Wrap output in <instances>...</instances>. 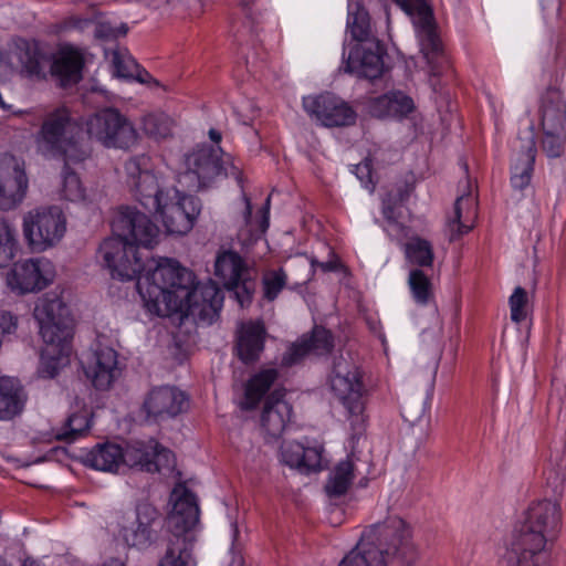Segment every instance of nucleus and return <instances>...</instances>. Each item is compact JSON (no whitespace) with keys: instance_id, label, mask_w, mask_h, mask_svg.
Segmentation results:
<instances>
[{"instance_id":"c03bdc74","label":"nucleus","mask_w":566,"mask_h":566,"mask_svg":"<svg viewBox=\"0 0 566 566\" xmlns=\"http://www.w3.org/2000/svg\"><path fill=\"white\" fill-rule=\"evenodd\" d=\"M511 319L521 323L527 317L528 296L525 289L517 286L510 296Z\"/></svg>"},{"instance_id":"6e6552de","label":"nucleus","mask_w":566,"mask_h":566,"mask_svg":"<svg viewBox=\"0 0 566 566\" xmlns=\"http://www.w3.org/2000/svg\"><path fill=\"white\" fill-rule=\"evenodd\" d=\"M23 235L33 252L56 245L66 232V218L59 206L40 207L23 217Z\"/></svg>"},{"instance_id":"69168bd1","label":"nucleus","mask_w":566,"mask_h":566,"mask_svg":"<svg viewBox=\"0 0 566 566\" xmlns=\"http://www.w3.org/2000/svg\"><path fill=\"white\" fill-rule=\"evenodd\" d=\"M209 137L210 139L216 143V144H219L221 142V133L214 128H211L209 130Z\"/></svg>"},{"instance_id":"0eeeda50","label":"nucleus","mask_w":566,"mask_h":566,"mask_svg":"<svg viewBox=\"0 0 566 566\" xmlns=\"http://www.w3.org/2000/svg\"><path fill=\"white\" fill-rule=\"evenodd\" d=\"M329 384L335 396L348 411L354 434H361L366 428L365 386L359 368L348 353L334 357Z\"/></svg>"},{"instance_id":"a211bd4d","label":"nucleus","mask_w":566,"mask_h":566,"mask_svg":"<svg viewBox=\"0 0 566 566\" xmlns=\"http://www.w3.org/2000/svg\"><path fill=\"white\" fill-rule=\"evenodd\" d=\"M284 396L285 389L276 388L265 398L260 424L266 442L280 439L291 421L292 406Z\"/></svg>"},{"instance_id":"ddd939ff","label":"nucleus","mask_w":566,"mask_h":566,"mask_svg":"<svg viewBox=\"0 0 566 566\" xmlns=\"http://www.w3.org/2000/svg\"><path fill=\"white\" fill-rule=\"evenodd\" d=\"M124 465L155 473L175 465L174 453L155 439L135 441L124 449Z\"/></svg>"},{"instance_id":"b1692460","label":"nucleus","mask_w":566,"mask_h":566,"mask_svg":"<svg viewBox=\"0 0 566 566\" xmlns=\"http://www.w3.org/2000/svg\"><path fill=\"white\" fill-rule=\"evenodd\" d=\"M523 521L553 541L562 525L560 506L549 500L533 502L526 510Z\"/></svg>"},{"instance_id":"7ed1b4c3","label":"nucleus","mask_w":566,"mask_h":566,"mask_svg":"<svg viewBox=\"0 0 566 566\" xmlns=\"http://www.w3.org/2000/svg\"><path fill=\"white\" fill-rule=\"evenodd\" d=\"M113 235L103 241L99 253L112 276L130 281L138 276L143 263L138 247L153 249L159 242V228L145 213L120 207L112 221Z\"/></svg>"},{"instance_id":"1a4fd4ad","label":"nucleus","mask_w":566,"mask_h":566,"mask_svg":"<svg viewBox=\"0 0 566 566\" xmlns=\"http://www.w3.org/2000/svg\"><path fill=\"white\" fill-rule=\"evenodd\" d=\"M33 315L44 343L63 352L72 338L73 319L69 307L56 294H45L36 302Z\"/></svg>"},{"instance_id":"dca6fc26","label":"nucleus","mask_w":566,"mask_h":566,"mask_svg":"<svg viewBox=\"0 0 566 566\" xmlns=\"http://www.w3.org/2000/svg\"><path fill=\"white\" fill-rule=\"evenodd\" d=\"M54 277L52 264L48 260H28L14 263L7 275L8 285L21 294L46 287Z\"/></svg>"},{"instance_id":"f8f14e48","label":"nucleus","mask_w":566,"mask_h":566,"mask_svg":"<svg viewBox=\"0 0 566 566\" xmlns=\"http://www.w3.org/2000/svg\"><path fill=\"white\" fill-rule=\"evenodd\" d=\"M548 541L541 531L522 521L512 533L504 560L507 566H538L539 555Z\"/></svg>"},{"instance_id":"052dcab7","label":"nucleus","mask_w":566,"mask_h":566,"mask_svg":"<svg viewBox=\"0 0 566 566\" xmlns=\"http://www.w3.org/2000/svg\"><path fill=\"white\" fill-rule=\"evenodd\" d=\"M312 266L321 269L323 272H334L342 268V263L333 251H331V259L325 262H319L315 259L311 261Z\"/></svg>"},{"instance_id":"f257e3e1","label":"nucleus","mask_w":566,"mask_h":566,"mask_svg":"<svg viewBox=\"0 0 566 566\" xmlns=\"http://www.w3.org/2000/svg\"><path fill=\"white\" fill-rule=\"evenodd\" d=\"M195 279L177 260L161 258L138 276L136 286L150 313L166 316L180 311L211 324L219 316L223 294L212 281L196 284Z\"/></svg>"},{"instance_id":"8fccbe9b","label":"nucleus","mask_w":566,"mask_h":566,"mask_svg":"<svg viewBox=\"0 0 566 566\" xmlns=\"http://www.w3.org/2000/svg\"><path fill=\"white\" fill-rule=\"evenodd\" d=\"M426 413V401L422 399L407 400L401 406V416L410 424H415L422 419Z\"/></svg>"},{"instance_id":"4d7b16f0","label":"nucleus","mask_w":566,"mask_h":566,"mask_svg":"<svg viewBox=\"0 0 566 566\" xmlns=\"http://www.w3.org/2000/svg\"><path fill=\"white\" fill-rule=\"evenodd\" d=\"M18 327V317L14 316L11 312L0 310V333L12 334L15 332Z\"/></svg>"},{"instance_id":"13d9d810","label":"nucleus","mask_w":566,"mask_h":566,"mask_svg":"<svg viewBox=\"0 0 566 566\" xmlns=\"http://www.w3.org/2000/svg\"><path fill=\"white\" fill-rule=\"evenodd\" d=\"M412 191H413V185L409 184V182H403V184L397 186L396 189L390 190L387 193V196H392V199L395 200V202H399L400 205H402L409 199Z\"/></svg>"},{"instance_id":"37998d69","label":"nucleus","mask_w":566,"mask_h":566,"mask_svg":"<svg viewBox=\"0 0 566 566\" xmlns=\"http://www.w3.org/2000/svg\"><path fill=\"white\" fill-rule=\"evenodd\" d=\"M263 297L270 302L274 301L281 291L287 285V274L283 268L269 270L263 274Z\"/></svg>"},{"instance_id":"7c9ffc66","label":"nucleus","mask_w":566,"mask_h":566,"mask_svg":"<svg viewBox=\"0 0 566 566\" xmlns=\"http://www.w3.org/2000/svg\"><path fill=\"white\" fill-rule=\"evenodd\" d=\"M84 463L96 470L116 472L124 465V449L112 442L96 444L85 454Z\"/></svg>"},{"instance_id":"bf43d9fd","label":"nucleus","mask_w":566,"mask_h":566,"mask_svg":"<svg viewBox=\"0 0 566 566\" xmlns=\"http://www.w3.org/2000/svg\"><path fill=\"white\" fill-rule=\"evenodd\" d=\"M565 482V474L563 472H555L549 470L546 473V483L553 489L554 493H562Z\"/></svg>"},{"instance_id":"72a5a7b5","label":"nucleus","mask_w":566,"mask_h":566,"mask_svg":"<svg viewBox=\"0 0 566 566\" xmlns=\"http://www.w3.org/2000/svg\"><path fill=\"white\" fill-rule=\"evenodd\" d=\"M347 30L353 40L359 43H367L373 40L369 13L359 2L349 4Z\"/></svg>"},{"instance_id":"2f4dec72","label":"nucleus","mask_w":566,"mask_h":566,"mask_svg":"<svg viewBox=\"0 0 566 566\" xmlns=\"http://www.w3.org/2000/svg\"><path fill=\"white\" fill-rule=\"evenodd\" d=\"M279 377L275 368H266L260 370L248 381L244 392V401L242 409L252 410L261 401L265 392L271 388Z\"/></svg>"},{"instance_id":"aec40b11","label":"nucleus","mask_w":566,"mask_h":566,"mask_svg":"<svg viewBox=\"0 0 566 566\" xmlns=\"http://www.w3.org/2000/svg\"><path fill=\"white\" fill-rule=\"evenodd\" d=\"M268 331L261 319L241 322L235 332L234 353L245 365L260 360L264 352Z\"/></svg>"},{"instance_id":"5fc2aeb1","label":"nucleus","mask_w":566,"mask_h":566,"mask_svg":"<svg viewBox=\"0 0 566 566\" xmlns=\"http://www.w3.org/2000/svg\"><path fill=\"white\" fill-rule=\"evenodd\" d=\"M354 172L370 192L375 190V181L373 180V161L369 157H366L361 163L355 165Z\"/></svg>"},{"instance_id":"2eb2a0df","label":"nucleus","mask_w":566,"mask_h":566,"mask_svg":"<svg viewBox=\"0 0 566 566\" xmlns=\"http://www.w3.org/2000/svg\"><path fill=\"white\" fill-rule=\"evenodd\" d=\"M407 14L416 17L421 52L431 63L442 53V43L436 32L433 14L426 0H394Z\"/></svg>"},{"instance_id":"a19ab883","label":"nucleus","mask_w":566,"mask_h":566,"mask_svg":"<svg viewBox=\"0 0 566 566\" xmlns=\"http://www.w3.org/2000/svg\"><path fill=\"white\" fill-rule=\"evenodd\" d=\"M112 62L115 69V74L119 77L136 78L140 83H145L147 77H150L148 72L139 69V65L129 54L114 51Z\"/></svg>"},{"instance_id":"3c124183","label":"nucleus","mask_w":566,"mask_h":566,"mask_svg":"<svg viewBox=\"0 0 566 566\" xmlns=\"http://www.w3.org/2000/svg\"><path fill=\"white\" fill-rule=\"evenodd\" d=\"M392 117L406 116L413 109V101L402 92H390Z\"/></svg>"},{"instance_id":"4468645a","label":"nucleus","mask_w":566,"mask_h":566,"mask_svg":"<svg viewBox=\"0 0 566 566\" xmlns=\"http://www.w3.org/2000/svg\"><path fill=\"white\" fill-rule=\"evenodd\" d=\"M306 113L315 117L326 127H340L354 125L357 118L353 107L331 93L303 98Z\"/></svg>"},{"instance_id":"473e14b6","label":"nucleus","mask_w":566,"mask_h":566,"mask_svg":"<svg viewBox=\"0 0 566 566\" xmlns=\"http://www.w3.org/2000/svg\"><path fill=\"white\" fill-rule=\"evenodd\" d=\"M214 270L216 275L221 280L226 289L229 285H233L235 281L245 274H249L242 258L232 251L224 252L217 258Z\"/></svg>"},{"instance_id":"6e6d98bb","label":"nucleus","mask_w":566,"mask_h":566,"mask_svg":"<svg viewBox=\"0 0 566 566\" xmlns=\"http://www.w3.org/2000/svg\"><path fill=\"white\" fill-rule=\"evenodd\" d=\"M21 62L23 64V69L30 75L39 76L43 71L42 63H41V56L35 51L34 52L27 51L23 54V56L21 57Z\"/></svg>"},{"instance_id":"f3484780","label":"nucleus","mask_w":566,"mask_h":566,"mask_svg":"<svg viewBox=\"0 0 566 566\" xmlns=\"http://www.w3.org/2000/svg\"><path fill=\"white\" fill-rule=\"evenodd\" d=\"M385 49L382 44L373 38L370 42L355 44L348 56L344 57V70L347 73H355L358 76L375 80L382 75Z\"/></svg>"},{"instance_id":"a878e982","label":"nucleus","mask_w":566,"mask_h":566,"mask_svg":"<svg viewBox=\"0 0 566 566\" xmlns=\"http://www.w3.org/2000/svg\"><path fill=\"white\" fill-rule=\"evenodd\" d=\"M159 512L149 503H139L136 506L135 526L124 531V539L129 546L145 548L155 539L154 525L159 522Z\"/></svg>"},{"instance_id":"603ef678","label":"nucleus","mask_w":566,"mask_h":566,"mask_svg":"<svg viewBox=\"0 0 566 566\" xmlns=\"http://www.w3.org/2000/svg\"><path fill=\"white\" fill-rule=\"evenodd\" d=\"M401 206L399 202H395L392 196H387L382 199V214L389 227L397 231H402L403 226L399 222L400 213L397 208Z\"/></svg>"},{"instance_id":"e2e57ef3","label":"nucleus","mask_w":566,"mask_h":566,"mask_svg":"<svg viewBox=\"0 0 566 566\" xmlns=\"http://www.w3.org/2000/svg\"><path fill=\"white\" fill-rule=\"evenodd\" d=\"M43 373H45L48 377L53 378L57 374L56 363L54 360H45L43 363Z\"/></svg>"},{"instance_id":"393cba45","label":"nucleus","mask_w":566,"mask_h":566,"mask_svg":"<svg viewBox=\"0 0 566 566\" xmlns=\"http://www.w3.org/2000/svg\"><path fill=\"white\" fill-rule=\"evenodd\" d=\"M518 143L516 146L523 158L514 167L511 184L514 189L523 190L532 179L534 164L536 158L535 133L534 126L528 125L518 132Z\"/></svg>"},{"instance_id":"c756f323","label":"nucleus","mask_w":566,"mask_h":566,"mask_svg":"<svg viewBox=\"0 0 566 566\" xmlns=\"http://www.w3.org/2000/svg\"><path fill=\"white\" fill-rule=\"evenodd\" d=\"M542 129H566V103L560 91L547 90L539 107Z\"/></svg>"},{"instance_id":"680f3d73","label":"nucleus","mask_w":566,"mask_h":566,"mask_svg":"<svg viewBox=\"0 0 566 566\" xmlns=\"http://www.w3.org/2000/svg\"><path fill=\"white\" fill-rule=\"evenodd\" d=\"M94 33L96 38L103 40L117 38V30L107 22L97 23Z\"/></svg>"},{"instance_id":"58836bf2","label":"nucleus","mask_w":566,"mask_h":566,"mask_svg":"<svg viewBox=\"0 0 566 566\" xmlns=\"http://www.w3.org/2000/svg\"><path fill=\"white\" fill-rule=\"evenodd\" d=\"M408 286L412 298L419 305H428L433 298V285L422 269H412L408 275Z\"/></svg>"},{"instance_id":"ea45409f","label":"nucleus","mask_w":566,"mask_h":566,"mask_svg":"<svg viewBox=\"0 0 566 566\" xmlns=\"http://www.w3.org/2000/svg\"><path fill=\"white\" fill-rule=\"evenodd\" d=\"M71 165L73 163H64V166L61 171V186L59 189L61 198L77 202L84 200L85 198V188L82 185V181L78 175L71 169Z\"/></svg>"},{"instance_id":"9d476101","label":"nucleus","mask_w":566,"mask_h":566,"mask_svg":"<svg viewBox=\"0 0 566 566\" xmlns=\"http://www.w3.org/2000/svg\"><path fill=\"white\" fill-rule=\"evenodd\" d=\"M86 134L107 148L128 149L137 143L133 124L117 109L107 107L86 119Z\"/></svg>"},{"instance_id":"6ab92c4d","label":"nucleus","mask_w":566,"mask_h":566,"mask_svg":"<svg viewBox=\"0 0 566 566\" xmlns=\"http://www.w3.org/2000/svg\"><path fill=\"white\" fill-rule=\"evenodd\" d=\"M27 189L25 171L15 159L0 160V210L9 211L17 208L22 202Z\"/></svg>"},{"instance_id":"c9c22d12","label":"nucleus","mask_w":566,"mask_h":566,"mask_svg":"<svg viewBox=\"0 0 566 566\" xmlns=\"http://www.w3.org/2000/svg\"><path fill=\"white\" fill-rule=\"evenodd\" d=\"M354 479V463L350 459L340 461L334 469L331 478L325 484V491L328 496L344 495L350 486Z\"/></svg>"},{"instance_id":"4be33fe9","label":"nucleus","mask_w":566,"mask_h":566,"mask_svg":"<svg viewBox=\"0 0 566 566\" xmlns=\"http://www.w3.org/2000/svg\"><path fill=\"white\" fill-rule=\"evenodd\" d=\"M185 405L186 397L176 387L159 386L148 392L143 407L148 417L159 421L178 416Z\"/></svg>"},{"instance_id":"4c0bfd02","label":"nucleus","mask_w":566,"mask_h":566,"mask_svg":"<svg viewBox=\"0 0 566 566\" xmlns=\"http://www.w3.org/2000/svg\"><path fill=\"white\" fill-rule=\"evenodd\" d=\"M19 251L18 231L6 218H0V268L7 266Z\"/></svg>"},{"instance_id":"412c9836","label":"nucleus","mask_w":566,"mask_h":566,"mask_svg":"<svg viewBox=\"0 0 566 566\" xmlns=\"http://www.w3.org/2000/svg\"><path fill=\"white\" fill-rule=\"evenodd\" d=\"M334 348V337L331 331L323 326H314L310 334H304L293 343L282 357L284 366L300 363L306 355H326Z\"/></svg>"},{"instance_id":"79ce46f5","label":"nucleus","mask_w":566,"mask_h":566,"mask_svg":"<svg viewBox=\"0 0 566 566\" xmlns=\"http://www.w3.org/2000/svg\"><path fill=\"white\" fill-rule=\"evenodd\" d=\"M541 148L549 158H559L563 156L566 146L565 129H542Z\"/></svg>"},{"instance_id":"5701e85b","label":"nucleus","mask_w":566,"mask_h":566,"mask_svg":"<svg viewBox=\"0 0 566 566\" xmlns=\"http://www.w3.org/2000/svg\"><path fill=\"white\" fill-rule=\"evenodd\" d=\"M117 353L112 347L98 345L83 365L84 374L98 390H106L115 379Z\"/></svg>"},{"instance_id":"0e129e2a","label":"nucleus","mask_w":566,"mask_h":566,"mask_svg":"<svg viewBox=\"0 0 566 566\" xmlns=\"http://www.w3.org/2000/svg\"><path fill=\"white\" fill-rule=\"evenodd\" d=\"M270 202H271V196H269L265 200L264 207H263V219L261 227L263 230H265L269 227V209H270Z\"/></svg>"},{"instance_id":"e433bc0d","label":"nucleus","mask_w":566,"mask_h":566,"mask_svg":"<svg viewBox=\"0 0 566 566\" xmlns=\"http://www.w3.org/2000/svg\"><path fill=\"white\" fill-rule=\"evenodd\" d=\"M91 427L90 413L87 410L72 413L65 423L55 433V439L71 443L83 437Z\"/></svg>"},{"instance_id":"de8ad7c7","label":"nucleus","mask_w":566,"mask_h":566,"mask_svg":"<svg viewBox=\"0 0 566 566\" xmlns=\"http://www.w3.org/2000/svg\"><path fill=\"white\" fill-rule=\"evenodd\" d=\"M302 455H304V446L298 442H289L281 446L282 461L286 465L297 469L300 472L303 462Z\"/></svg>"},{"instance_id":"bb28decb","label":"nucleus","mask_w":566,"mask_h":566,"mask_svg":"<svg viewBox=\"0 0 566 566\" xmlns=\"http://www.w3.org/2000/svg\"><path fill=\"white\" fill-rule=\"evenodd\" d=\"M476 201L471 196V181L465 180V189L454 202L453 216L448 220L450 230V240H457L461 235L470 232L474 227L476 219Z\"/></svg>"},{"instance_id":"20e7f679","label":"nucleus","mask_w":566,"mask_h":566,"mask_svg":"<svg viewBox=\"0 0 566 566\" xmlns=\"http://www.w3.org/2000/svg\"><path fill=\"white\" fill-rule=\"evenodd\" d=\"M418 557L411 526L398 516H390L368 526L338 566H387L392 560L413 566Z\"/></svg>"},{"instance_id":"49530a36","label":"nucleus","mask_w":566,"mask_h":566,"mask_svg":"<svg viewBox=\"0 0 566 566\" xmlns=\"http://www.w3.org/2000/svg\"><path fill=\"white\" fill-rule=\"evenodd\" d=\"M255 289V282L245 274L238 281L233 283V285H229L227 290L232 291L235 298L238 300L241 306L250 304L252 300V294Z\"/></svg>"},{"instance_id":"338daca9","label":"nucleus","mask_w":566,"mask_h":566,"mask_svg":"<svg viewBox=\"0 0 566 566\" xmlns=\"http://www.w3.org/2000/svg\"><path fill=\"white\" fill-rule=\"evenodd\" d=\"M103 566H125V564L118 558H112L104 563Z\"/></svg>"},{"instance_id":"f03ea898","label":"nucleus","mask_w":566,"mask_h":566,"mask_svg":"<svg viewBox=\"0 0 566 566\" xmlns=\"http://www.w3.org/2000/svg\"><path fill=\"white\" fill-rule=\"evenodd\" d=\"M153 167L151 158L145 154L133 156L125 163L130 192L146 210L159 216L168 233H188L201 211L200 200L175 187L160 188Z\"/></svg>"},{"instance_id":"cd10ccee","label":"nucleus","mask_w":566,"mask_h":566,"mask_svg":"<svg viewBox=\"0 0 566 566\" xmlns=\"http://www.w3.org/2000/svg\"><path fill=\"white\" fill-rule=\"evenodd\" d=\"M84 57L75 49H62L51 65L52 75L63 87L77 84L82 80Z\"/></svg>"},{"instance_id":"39448f33","label":"nucleus","mask_w":566,"mask_h":566,"mask_svg":"<svg viewBox=\"0 0 566 566\" xmlns=\"http://www.w3.org/2000/svg\"><path fill=\"white\" fill-rule=\"evenodd\" d=\"M38 151L44 157L63 163L82 164L92 156L93 148L82 126L66 108L48 113L35 134Z\"/></svg>"},{"instance_id":"a18cd8bd","label":"nucleus","mask_w":566,"mask_h":566,"mask_svg":"<svg viewBox=\"0 0 566 566\" xmlns=\"http://www.w3.org/2000/svg\"><path fill=\"white\" fill-rule=\"evenodd\" d=\"M144 130L155 138H166L170 135L169 118L164 115H148L144 118Z\"/></svg>"},{"instance_id":"774afa93","label":"nucleus","mask_w":566,"mask_h":566,"mask_svg":"<svg viewBox=\"0 0 566 566\" xmlns=\"http://www.w3.org/2000/svg\"><path fill=\"white\" fill-rule=\"evenodd\" d=\"M158 566H196V564H169L168 562H166L159 563Z\"/></svg>"},{"instance_id":"9b49d317","label":"nucleus","mask_w":566,"mask_h":566,"mask_svg":"<svg viewBox=\"0 0 566 566\" xmlns=\"http://www.w3.org/2000/svg\"><path fill=\"white\" fill-rule=\"evenodd\" d=\"M220 147L202 145L185 156L186 171L179 177V184L190 190L211 187L214 180L228 175L227 160L222 158Z\"/></svg>"},{"instance_id":"f704fd0d","label":"nucleus","mask_w":566,"mask_h":566,"mask_svg":"<svg viewBox=\"0 0 566 566\" xmlns=\"http://www.w3.org/2000/svg\"><path fill=\"white\" fill-rule=\"evenodd\" d=\"M406 260L416 269L431 268L434 260L432 244L420 237H411L403 245Z\"/></svg>"},{"instance_id":"c85d7f7f","label":"nucleus","mask_w":566,"mask_h":566,"mask_svg":"<svg viewBox=\"0 0 566 566\" xmlns=\"http://www.w3.org/2000/svg\"><path fill=\"white\" fill-rule=\"evenodd\" d=\"M28 396L20 381L12 377H0V420H11L19 416Z\"/></svg>"},{"instance_id":"864d4df0","label":"nucleus","mask_w":566,"mask_h":566,"mask_svg":"<svg viewBox=\"0 0 566 566\" xmlns=\"http://www.w3.org/2000/svg\"><path fill=\"white\" fill-rule=\"evenodd\" d=\"M368 108L369 113L375 117H392L389 93L370 98Z\"/></svg>"},{"instance_id":"423d86ee","label":"nucleus","mask_w":566,"mask_h":566,"mask_svg":"<svg viewBox=\"0 0 566 566\" xmlns=\"http://www.w3.org/2000/svg\"><path fill=\"white\" fill-rule=\"evenodd\" d=\"M171 497L174 505L166 520L169 532L167 548L159 563L196 564L192 557L195 536L191 530L199 522L197 497L186 488L175 489Z\"/></svg>"},{"instance_id":"09e8293b","label":"nucleus","mask_w":566,"mask_h":566,"mask_svg":"<svg viewBox=\"0 0 566 566\" xmlns=\"http://www.w3.org/2000/svg\"><path fill=\"white\" fill-rule=\"evenodd\" d=\"M323 447H304L303 462L301 465L302 473L317 472L323 469Z\"/></svg>"}]
</instances>
